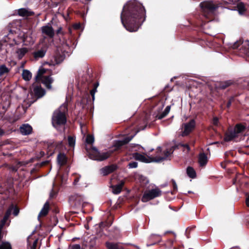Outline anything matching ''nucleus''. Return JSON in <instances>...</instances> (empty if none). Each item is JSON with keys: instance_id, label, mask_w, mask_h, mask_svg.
I'll return each mask as SVG.
<instances>
[{"instance_id": "nucleus-1", "label": "nucleus", "mask_w": 249, "mask_h": 249, "mask_svg": "<svg viewBox=\"0 0 249 249\" xmlns=\"http://www.w3.org/2000/svg\"><path fill=\"white\" fill-rule=\"evenodd\" d=\"M145 19V10L141 4L130 1L124 6L121 21L125 29L131 32H136Z\"/></svg>"}, {"instance_id": "nucleus-2", "label": "nucleus", "mask_w": 249, "mask_h": 249, "mask_svg": "<svg viewBox=\"0 0 249 249\" xmlns=\"http://www.w3.org/2000/svg\"><path fill=\"white\" fill-rule=\"evenodd\" d=\"M172 153V149L166 150L162 152L160 147H158L157 155L155 157H146L145 155L138 153L133 154V157L135 160L144 162H150L152 161L160 162L166 159Z\"/></svg>"}, {"instance_id": "nucleus-3", "label": "nucleus", "mask_w": 249, "mask_h": 249, "mask_svg": "<svg viewBox=\"0 0 249 249\" xmlns=\"http://www.w3.org/2000/svg\"><path fill=\"white\" fill-rule=\"evenodd\" d=\"M66 112L67 107L65 105H64L53 112L52 122L53 125L57 129H59L61 127H63L66 123Z\"/></svg>"}, {"instance_id": "nucleus-4", "label": "nucleus", "mask_w": 249, "mask_h": 249, "mask_svg": "<svg viewBox=\"0 0 249 249\" xmlns=\"http://www.w3.org/2000/svg\"><path fill=\"white\" fill-rule=\"evenodd\" d=\"M87 151L89 154V157L92 160L102 161L106 160L111 154L110 152H100L97 148L92 147L90 148H87Z\"/></svg>"}, {"instance_id": "nucleus-5", "label": "nucleus", "mask_w": 249, "mask_h": 249, "mask_svg": "<svg viewBox=\"0 0 249 249\" xmlns=\"http://www.w3.org/2000/svg\"><path fill=\"white\" fill-rule=\"evenodd\" d=\"M161 195V191L157 187L153 189L145 191L142 197V201L146 202L156 197H159Z\"/></svg>"}, {"instance_id": "nucleus-6", "label": "nucleus", "mask_w": 249, "mask_h": 249, "mask_svg": "<svg viewBox=\"0 0 249 249\" xmlns=\"http://www.w3.org/2000/svg\"><path fill=\"white\" fill-rule=\"evenodd\" d=\"M245 129L244 126L242 124H237L234 130L226 134L224 140L225 141H230L237 136L238 133L242 132Z\"/></svg>"}, {"instance_id": "nucleus-7", "label": "nucleus", "mask_w": 249, "mask_h": 249, "mask_svg": "<svg viewBox=\"0 0 249 249\" xmlns=\"http://www.w3.org/2000/svg\"><path fill=\"white\" fill-rule=\"evenodd\" d=\"M200 6L204 12L205 16L207 17V14L213 13L217 7L213 4L212 2L205 1L201 2Z\"/></svg>"}, {"instance_id": "nucleus-8", "label": "nucleus", "mask_w": 249, "mask_h": 249, "mask_svg": "<svg viewBox=\"0 0 249 249\" xmlns=\"http://www.w3.org/2000/svg\"><path fill=\"white\" fill-rule=\"evenodd\" d=\"M195 122L194 120L189 123L184 124L182 125V136H187L191 132L195 127Z\"/></svg>"}, {"instance_id": "nucleus-9", "label": "nucleus", "mask_w": 249, "mask_h": 249, "mask_svg": "<svg viewBox=\"0 0 249 249\" xmlns=\"http://www.w3.org/2000/svg\"><path fill=\"white\" fill-rule=\"evenodd\" d=\"M31 93L36 98L43 97L45 94V90L40 86H33Z\"/></svg>"}, {"instance_id": "nucleus-10", "label": "nucleus", "mask_w": 249, "mask_h": 249, "mask_svg": "<svg viewBox=\"0 0 249 249\" xmlns=\"http://www.w3.org/2000/svg\"><path fill=\"white\" fill-rule=\"evenodd\" d=\"M40 81L48 89H52L51 84L53 82V79L50 76L42 77Z\"/></svg>"}, {"instance_id": "nucleus-11", "label": "nucleus", "mask_w": 249, "mask_h": 249, "mask_svg": "<svg viewBox=\"0 0 249 249\" xmlns=\"http://www.w3.org/2000/svg\"><path fill=\"white\" fill-rule=\"evenodd\" d=\"M20 131L22 135H27L32 131V127L28 124H23L20 127Z\"/></svg>"}, {"instance_id": "nucleus-12", "label": "nucleus", "mask_w": 249, "mask_h": 249, "mask_svg": "<svg viewBox=\"0 0 249 249\" xmlns=\"http://www.w3.org/2000/svg\"><path fill=\"white\" fill-rule=\"evenodd\" d=\"M41 30L44 34L50 37H53L54 36V31L51 26L48 25L43 26L41 28Z\"/></svg>"}, {"instance_id": "nucleus-13", "label": "nucleus", "mask_w": 249, "mask_h": 249, "mask_svg": "<svg viewBox=\"0 0 249 249\" xmlns=\"http://www.w3.org/2000/svg\"><path fill=\"white\" fill-rule=\"evenodd\" d=\"M116 166L114 165L106 166L101 169V173L103 176H106L115 170Z\"/></svg>"}, {"instance_id": "nucleus-14", "label": "nucleus", "mask_w": 249, "mask_h": 249, "mask_svg": "<svg viewBox=\"0 0 249 249\" xmlns=\"http://www.w3.org/2000/svg\"><path fill=\"white\" fill-rule=\"evenodd\" d=\"M18 14L20 16L28 17L34 15V12L26 8H21L18 10Z\"/></svg>"}, {"instance_id": "nucleus-15", "label": "nucleus", "mask_w": 249, "mask_h": 249, "mask_svg": "<svg viewBox=\"0 0 249 249\" xmlns=\"http://www.w3.org/2000/svg\"><path fill=\"white\" fill-rule=\"evenodd\" d=\"M124 185V182L122 181L119 184L111 186L112 193L114 194H118L121 193Z\"/></svg>"}, {"instance_id": "nucleus-16", "label": "nucleus", "mask_w": 249, "mask_h": 249, "mask_svg": "<svg viewBox=\"0 0 249 249\" xmlns=\"http://www.w3.org/2000/svg\"><path fill=\"white\" fill-rule=\"evenodd\" d=\"M208 161L207 157L204 153H200L198 157V162L200 166H203L206 164Z\"/></svg>"}, {"instance_id": "nucleus-17", "label": "nucleus", "mask_w": 249, "mask_h": 249, "mask_svg": "<svg viewBox=\"0 0 249 249\" xmlns=\"http://www.w3.org/2000/svg\"><path fill=\"white\" fill-rule=\"evenodd\" d=\"M132 137L131 138H129L128 137H126L124 139V140L122 141H118L115 142V146L116 147L117 149L119 148L120 147L122 146V145L128 143L129 142L131 141Z\"/></svg>"}, {"instance_id": "nucleus-18", "label": "nucleus", "mask_w": 249, "mask_h": 249, "mask_svg": "<svg viewBox=\"0 0 249 249\" xmlns=\"http://www.w3.org/2000/svg\"><path fill=\"white\" fill-rule=\"evenodd\" d=\"M232 84L231 80L226 81L222 82L217 83L216 86L220 89H224L230 86Z\"/></svg>"}, {"instance_id": "nucleus-19", "label": "nucleus", "mask_w": 249, "mask_h": 249, "mask_svg": "<svg viewBox=\"0 0 249 249\" xmlns=\"http://www.w3.org/2000/svg\"><path fill=\"white\" fill-rule=\"evenodd\" d=\"M49 204L48 202H46L43 206L41 211H40L38 216H43L46 215L49 211Z\"/></svg>"}, {"instance_id": "nucleus-20", "label": "nucleus", "mask_w": 249, "mask_h": 249, "mask_svg": "<svg viewBox=\"0 0 249 249\" xmlns=\"http://www.w3.org/2000/svg\"><path fill=\"white\" fill-rule=\"evenodd\" d=\"M57 161L60 165H64L67 162V158L64 154L60 153L57 156Z\"/></svg>"}, {"instance_id": "nucleus-21", "label": "nucleus", "mask_w": 249, "mask_h": 249, "mask_svg": "<svg viewBox=\"0 0 249 249\" xmlns=\"http://www.w3.org/2000/svg\"><path fill=\"white\" fill-rule=\"evenodd\" d=\"M22 76L24 80L29 81L32 78V73L28 70H24L22 71Z\"/></svg>"}, {"instance_id": "nucleus-22", "label": "nucleus", "mask_w": 249, "mask_h": 249, "mask_svg": "<svg viewBox=\"0 0 249 249\" xmlns=\"http://www.w3.org/2000/svg\"><path fill=\"white\" fill-rule=\"evenodd\" d=\"M28 49L26 48H22L18 49L17 51V53L19 59H21L23 56L27 53Z\"/></svg>"}, {"instance_id": "nucleus-23", "label": "nucleus", "mask_w": 249, "mask_h": 249, "mask_svg": "<svg viewBox=\"0 0 249 249\" xmlns=\"http://www.w3.org/2000/svg\"><path fill=\"white\" fill-rule=\"evenodd\" d=\"M171 109V106H168L166 107L164 111L160 115H158L156 116V117L158 119H161L164 117H165L170 112Z\"/></svg>"}, {"instance_id": "nucleus-24", "label": "nucleus", "mask_w": 249, "mask_h": 249, "mask_svg": "<svg viewBox=\"0 0 249 249\" xmlns=\"http://www.w3.org/2000/svg\"><path fill=\"white\" fill-rule=\"evenodd\" d=\"M46 69L44 68L39 69L36 77V80L39 81L42 78V77H45V76L44 75V74L46 72Z\"/></svg>"}, {"instance_id": "nucleus-25", "label": "nucleus", "mask_w": 249, "mask_h": 249, "mask_svg": "<svg viewBox=\"0 0 249 249\" xmlns=\"http://www.w3.org/2000/svg\"><path fill=\"white\" fill-rule=\"evenodd\" d=\"M45 53L46 51L45 50L41 49L35 52L34 56L36 58H42L44 56Z\"/></svg>"}, {"instance_id": "nucleus-26", "label": "nucleus", "mask_w": 249, "mask_h": 249, "mask_svg": "<svg viewBox=\"0 0 249 249\" xmlns=\"http://www.w3.org/2000/svg\"><path fill=\"white\" fill-rule=\"evenodd\" d=\"M187 173L188 175L191 178H194L196 177V172L192 167H189L187 168Z\"/></svg>"}, {"instance_id": "nucleus-27", "label": "nucleus", "mask_w": 249, "mask_h": 249, "mask_svg": "<svg viewBox=\"0 0 249 249\" xmlns=\"http://www.w3.org/2000/svg\"><path fill=\"white\" fill-rule=\"evenodd\" d=\"M237 9L240 14H243L246 10L245 5L242 3L238 4Z\"/></svg>"}, {"instance_id": "nucleus-28", "label": "nucleus", "mask_w": 249, "mask_h": 249, "mask_svg": "<svg viewBox=\"0 0 249 249\" xmlns=\"http://www.w3.org/2000/svg\"><path fill=\"white\" fill-rule=\"evenodd\" d=\"M69 145L71 147H74L75 143V139L72 136H69L68 138Z\"/></svg>"}, {"instance_id": "nucleus-29", "label": "nucleus", "mask_w": 249, "mask_h": 249, "mask_svg": "<svg viewBox=\"0 0 249 249\" xmlns=\"http://www.w3.org/2000/svg\"><path fill=\"white\" fill-rule=\"evenodd\" d=\"M107 247L108 249H120L117 244L113 243H107Z\"/></svg>"}, {"instance_id": "nucleus-30", "label": "nucleus", "mask_w": 249, "mask_h": 249, "mask_svg": "<svg viewBox=\"0 0 249 249\" xmlns=\"http://www.w3.org/2000/svg\"><path fill=\"white\" fill-rule=\"evenodd\" d=\"M0 249H11V246L9 243L3 242L0 245Z\"/></svg>"}, {"instance_id": "nucleus-31", "label": "nucleus", "mask_w": 249, "mask_h": 249, "mask_svg": "<svg viewBox=\"0 0 249 249\" xmlns=\"http://www.w3.org/2000/svg\"><path fill=\"white\" fill-rule=\"evenodd\" d=\"M178 147L179 148H182L184 152L188 153L190 151V147L188 144H179Z\"/></svg>"}, {"instance_id": "nucleus-32", "label": "nucleus", "mask_w": 249, "mask_h": 249, "mask_svg": "<svg viewBox=\"0 0 249 249\" xmlns=\"http://www.w3.org/2000/svg\"><path fill=\"white\" fill-rule=\"evenodd\" d=\"M8 69L5 65L0 66V76L2 75L4 73H8Z\"/></svg>"}, {"instance_id": "nucleus-33", "label": "nucleus", "mask_w": 249, "mask_h": 249, "mask_svg": "<svg viewBox=\"0 0 249 249\" xmlns=\"http://www.w3.org/2000/svg\"><path fill=\"white\" fill-rule=\"evenodd\" d=\"M94 142V138L92 136L89 135L86 138V142L89 144H92Z\"/></svg>"}, {"instance_id": "nucleus-34", "label": "nucleus", "mask_w": 249, "mask_h": 249, "mask_svg": "<svg viewBox=\"0 0 249 249\" xmlns=\"http://www.w3.org/2000/svg\"><path fill=\"white\" fill-rule=\"evenodd\" d=\"M98 84H97L96 85H95V87L94 88L92 89L91 91H90V94L92 96V99L94 100V95H95V92H96L97 91V87L98 86Z\"/></svg>"}, {"instance_id": "nucleus-35", "label": "nucleus", "mask_w": 249, "mask_h": 249, "mask_svg": "<svg viewBox=\"0 0 249 249\" xmlns=\"http://www.w3.org/2000/svg\"><path fill=\"white\" fill-rule=\"evenodd\" d=\"M128 167L129 168H134L138 166V163L137 162H132L128 164Z\"/></svg>"}, {"instance_id": "nucleus-36", "label": "nucleus", "mask_w": 249, "mask_h": 249, "mask_svg": "<svg viewBox=\"0 0 249 249\" xmlns=\"http://www.w3.org/2000/svg\"><path fill=\"white\" fill-rule=\"evenodd\" d=\"M14 209L13 208V206H11V207H10L6 211V213H5V215L9 217L10 215L11 214V212H12V210Z\"/></svg>"}, {"instance_id": "nucleus-37", "label": "nucleus", "mask_w": 249, "mask_h": 249, "mask_svg": "<svg viewBox=\"0 0 249 249\" xmlns=\"http://www.w3.org/2000/svg\"><path fill=\"white\" fill-rule=\"evenodd\" d=\"M37 243V240L34 241L33 245L31 247V249H36V245Z\"/></svg>"}, {"instance_id": "nucleus-38", "label": "nucleus", "mask_w": 249, "mask_h": 249, "mask_svg": "<svg viewBox=\"0 0 249 249\" xmlns=\"http://www.w3.org/2000/svg\"><path fill=\"white\" fill-rule=\"evenodd\" d=\"M172 182L173 185L174 190L177 191L178 189V187H177V185L175 181L173 179V180H172Z\"/></svg>"}, {"instance_id": "nucleus-39", "label": "nucleus", "mask_w": 249, "mask_h": 249, "mask_svg": "<svg viewBox=\"0 0 249 249\" xmlns=\"http://www.w3.org/2000/svg\"><path fill=\"white\" fill-rule=\"evenodd\" d=\"M9 217L6 216V215H4L3 218L0 221L2 223H3L5 224L6 223V222L7 221V220H8Z\"/></svg>"}, {"instance_id": "nucleus-40", "label": "nucleus", "mask_w": 249, "mask_h": 249, "mask_svg": "<svg viewBox=\"0 0 249 249\" xmlns=\"http://www.w3.org/2000/svg\"><path fill=\"white\" fill-rule=\"evenodd\" d=\"M213 122V124H214L215 125H217L218 124V118L216 117L214 118Z\"/></svg>"}, {"instance_id": "nucleus-41", "label": "nucleus", "mask_w": 249, "mask_h": 249, "mask_svg": "<svg viewBox=\"0 0 249 249\" xmlns=\"http://www.w3.org/2000/svg\"><path fill=\"white\" fill-rule=\"evenodd\" d=\"M71 249H80V246L79 245H75L72 246Z\"/></svg>"}, {"instance_id": "nucleus-42", "label": "nucleus", "mask_w": 249, "mask_h": 249, "mask_svg": "<svg viewBox=\"0 0 249 249\" xmlns=\"http://www.w3.org/2000/svg\"><path fill=\"white\" fill-rule=\"evenodd\" d=\"M13 213L15 216H17L18 213V210L16 208H15Z\"/></svg>"}, {"instance_id": "nucleus-43", "label": "nucleus", "mask_w": 249, "mask_h": 249, "mask_svg": "<svg viewBox=\"0 0 249 249\" xmlns=\"http://www.w3.org/2000/svg\"><path fill=\"white\" fill-rule=\"evenodd\" d=\"M4 225H5L4 223H2L1 221H0V231L2 232V229Z\"/></svg>"}, {"instance_id": "nucleus-44", "label": "nucleus", "mask_w": 249, "mask_h": 249, "mask_svg": "<svg viewBox=\"0 0 249 249\" xmlns=\"http://www.w3.org/2000/svg\"><path fill=\"white\" fill-rule=\"evenodd\" d=\"M246 204L247 206L249 207V195L248 196L246 199Z\"/></svg>"}, {"instance_id": "nucleus-45", "label": "nucleus", "mask_w": 249, "mask_h": 249, "mask_svg": "<svg viewBox=\"0 0 249 249\" xmlns=\"http://www.w3.org/2000/svg\"><path fill=\"white\" fill-rule=\"evenodd\" d=\"M4 132L3 129L0 128V136H2L4 134Z\"/></svg>"}, {"instance_id": "nucleus-46", "label": "nucleus", "mask_w": 249, "mask_h": 249, "mask_svg": "<svg viewBox=\"0 0 249 249\" xmlns=\"http://www.w3.org/2000/svg\"><path fill=\"white\" fill-rule=\"evenodd\" d=\"M79 180V178H76V179L74 180V181L73 183H74V184H76L77 183V182H78Z\"/></svg>"}, {"instance_id": "nucleus-47", "label": "nucleus", "mask_w": 249, "mask_h": 249, "mask_svg": "<svg viewBox=\"0 0 249 249\" xmlns=\"http://www.w3.org/2000/svg\"><path fill=\"white\" fill-rule=\"evenodd\" d=\"M62 145V142H60L58 144L56 145L57 147H59Z\"/></svg>"}, {"instance_id": "nucleus-48", "label": "nucleus", "mask_w": 249, "mask_h": 249, "mask_svg": "<svg viewBox=\"0 0 249 249\" xmlns=\"http://www.w3.org/2000/svg\"><path fill=\"white\" fill-rule=\"evenodd\" d=\"M2 237H3V235H2V232L0 231V241L2 239Z\"/></svg>"}, {"instance_id": "nucleus-49", "label": "nucleus", "mask_w": 249, "mask_h": 249, "mask_svg": "<svg viewBox=\"0 0 249 249\" xmlns=\"http://www.w3.org/2000/svg\"><path fill=\"white\" fill-rule=\"evenodd\" d=\"M246 53H247V55L249 57V49H248L246 51Z\"/></svg>"}, {"instance_id": "nucleus-50", "label": "nucleus", "mask_w": 249, "mask_h": 249, "mask_svg": "<svg viewBox=\"0 0 249 249\" xmlns=\"http://www.w3.org/2000/svg\"><path fill=\"white\" fill-rule=\"evenodd\" d=\"M248 43L249 42L247 41L245 42V44H247V45L248 44Z\"/></svg>"}]
</instances>
